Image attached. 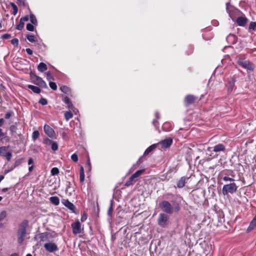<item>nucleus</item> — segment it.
Returning a JSON list of instances; mask_svg holds the SVG:
<instances>
[{
	"instance_id": "nucleus-43",
	"label": "nucleus",
	"mask_w": 256,
	"mask_h": 256,
	"mask_svg": "<svg viewBox=\"0 0 256 256\" xmlns=\"http://www.w3.org/2000/svg\"><path fill=\"white\" fill-rule=\"evenodd\" d=\"M11 44L15 46H18V38H14L11 40Z\"/></svg>"
},
{
	"instance_id": "nucleus-61",
	"label": "nucleus",
	"mask_w": 256,
	"mask_h": 256,
	"mask_svg": "<svg viewBox=\"0 0 256 256\" xmlns=\"http://www.w3.org/2000/svg\"><path fill=\"white\" fill-rule=\"evenodd\" d=\"M33 168H34V166H30L28 168V171H29L30 172H31Z\"/></svg>"
},
{
	"instance_id": "nucleus-28",
	"label": "nucleus",
	"mask_w": 256,
	"mask_h": 256,
	"mask_svg": "<svg viewBox=\"0 0 256 256\" xmlns=\"http://www.w3.org/2000/svg\"><path fill=\"white\" fill-rule=\"evenodd\" d=\"M7 216V212L6 210H2L0 212V222L3 220Z\"/></svg>"
},
{
	"instance_id": "nucleus-3",
	"label": "nucleus",
	"mask_w": 256,
	"mask_h": 256,
	"mask_svg": "<svg viewBox=\"0 0 256 256\" xmlns=\"http://www.w3.org/2000/svg\"><path fill=\"white\" fill-rule=\"evenodd\" d=\"M237 63L239 66L248 70L252 72L255 68V66L252 62L244 58H238L237 60Z\"/></svg>"
},
{
	"instance_id": "nucleus-5",
	"label": "nucleus",
	"mask_w": 256,
	"mask_h": 256,
	"mask_svg": "<svg viewBox=\"0 0 256 256\" xmlns=\"http://www.w3.org/2000/svg\"><path fill=\"white\" fill-rule=\"evenodd\" d=\"M30 76L33 80V83L39 86L42 88H48L46 82L40 77L32 73L30 74Z\"/></svg>"
},
{
	"instance_id": "nucleus-21",
	"label": "nucleus",
	"mask_w": 256,
	"mask_h": 256,
	"mask_svg": "<svg viewBox=\"0 0 256 256\" xmlns=\"http://www.w3.org/2000/svg\"><path fill=\"white\" fill-rule=\"evenodd\" d=\"M85 178V176L84 173V169L82 166L80 167V180L81 183H83L84 182Z\"/></svg>"
},
{
	"instance_id": "nucleus-60",
	"label": "nucleus",
	"mask_w": 256,
	"mask_h": 256,
	"mask_svg": "<svg viewBox=\"0 0 256 256\" xmlns=\"http://www.w3.org/2000/svg\"><path fill=\"white\" fill-rule=\"evenodd\" d=\"M4 136V134L2 132V130L0 128V138Z\"/></svg>"
},
{
	"instance_id": "nucleus-63",
	"label": "nucleus",
	"mask_w": 256,
	"mask_h": 256,
	"mask_svg": "<svg viewBox=\"0 0 256 256\" xmlns=\"http://www.w3.org/2000/svg\"><path fill=\"white\" fill-rule=\"evenodd\" d=\"M10 256H18V254L17 253L12 254Z\"/></svg>"
},
{
	"instance_id": "nucleus-37",
	"label": "nucleus",
	"mask_w": 256,
	"mask_h": 256,
	"mask_svg": "<svg viewBox=\"0 0 256 256\" xmlns=\"http://www.w3.org/2000/svg\"><path fill=\"white\" fill-rule=\"evenodd\" d=\"M24 23L22 21H21V20H20L19 24H18L16 26V28L18 30H20L24 28Z\"/></svg>"
},
{
	"instance_id": "nucleus-26",
	"label": "nucleus",
	"mask_w": 256,
	"mask_h": 256,
	"mask_svg": "<svg viewBox=\"0 0 256 256\" xmlns=\"http://www.w3.org/2000/svg\"><path fill=\"white\" fill-rule=\"evenodd\" d=\"M73 116L72 114L70 112H66L64 113L65 119L66 121H68Z\"/></svg>"
},
{
	"instance_id": "nucleus-44",
	"label": "nucleus",
	"mask_w": 256,
	"mask_h": 256,
	"mask_svg": "<svg viewBox=\"0 0 256 256\" xmlns=\"http://www.w3.org/2000/svg\"><path fill=\"white\" fill-rule=\"evenodd\" d=\"M71 159L74 162L78 161V156L76 154H74L71 156Z\"/></svg>"
},
{
	"instance_id": "nucleus-13",
	"label": "nucleus",
	"mask_w": 256,
	"mask_h": 256,
	"mask_svg": "<svg viewBox=\"0 0 256 256\" xmlns=\"http://www.w3.org/2000/svg\"><path fill=\"white\" fill-rule=\"evenodd\" d=\"M197 98L193 95L188 94L185 98V102L188 104H190L194 102Z\"/></svg>"
},
{
	"instance_id": "nucleus-30",
	"label": "nucleus",
	"mask_w": 256,
	"mask_h": 256,
	"mask_svg": "<svg viewBox=\"0 0 256 256\" xmlns=\"http://www.w3.org/2000/svg\"><path fill=\"white\" fill-rule=\"evenodd\" d=\"M60 90L65 94H68L70 91L69 88L66 86H61L60 87Z\"/></svg>"
},
{
	"instance_id": "nucleus-47",
	"label": "nucleus",
	"mask_w": 256,
	"mask_h": 256,
	"mask_svg": "<svg viewBox=\"0 0 256 256\" xmlns=\"http://www.w3.org/2000/svg\"><path fill=\"white\" fill-rule=\"evenodd\" d=\"M222 179L224 180L226 182H233V181H234V179H233L232 178L228 177V176H224Z\"/></svg>"
},
{
	"instance_id": "nucleus-22",
	"label": "nucleus",
	"mask_w": 256,
	"mask_h": 256,
	"mask_svg": "<svg viewBox=\"0 0 256 256\" xmlns=\"http://www.w3.org/2000/svg\"><path fill=\"white\" fill-rule=\"evenodd\" d=\"M50 200V202L55 206H58L60 204L59 198L56 196H52Z\"/></svg>"
},
{
	"instance_id": "nucleus-39",
	"label": "nucleus",
	"mask_w": 256,
	"mask_h": 256,
	"mask_svg": "<svg viewBox=\"0 0 256 256\" xmlns=\"http://www.w3.org/2000/svg\"><path fill=\"white\" fill-rule=\"evenodd\" d=\"M26 30L30 32H33L34 30V26L33 24H28L26 26Z\"/></svg>"
},
{
	"instance_id": "nucleus-33",
	"label": "nucleus",
	"mask_w": 256,
	"mask_h": 256,
	"mask_svg": "<svg viewBox=\"0 0 256 256\" xmlns=\"http://www.w3.org/2000/svg\"><path fill=\"white\" fill-rule=\"evenodd\" d=\"M144 170H138L136 171L134 174H132V176L135 178H136L138 177L139 176H140L141 174H142L144 173Z\"/></svg>"
},
{
	"instance_id": "nucleus-56",
	"label": "nucleus",
	"mask_w": 256,
	"mask_h": 256,
	"mask_svg": "<svg viewBox=\"0 0 256 256\" xmlns=\"http://www.w3.org/2000/svg\"><path fill=\"white\" fill-rule=\"evenodd\" d=\"M34 163V160L32 158H30L28 160V164L30 165Z\"/></svg>"
},
{
	"instance_id": "nucleus-19",
	"label": "nucleus",
	"mask_w": 256,
	"mask_h": 256,
	"mask_svg": "<svg viewBox=\"0 0 256 256\" xmlns=\"http://www.w3.org/2000/svg\"><path fill=\"white\" fill-rule=\"evenodd\" d=\"M48 69L46 65L44 62H40L38 66V70L40 72H44Z\"/></svg>"
},
{
	"instance_id": "nucleus-45",
	"label": "nucleus",
	"mask_w": 256,
	"mask_h": 256,
	"mask_svg": "<svg viewBox=\"0 0 256 256\" xmlns=\"http://www.w3.org/2000/svg\"><path fill=\"white\" fill-rule=\"evenodd\" d=\"M22 163V160H17L14 164L13 168H16V166H20Z\"/></svg>"
},
{
	"instance_id": "nucleus-7",
	"label": "nucleus",
	"mask_w": 256,
	"mask_h": 256,
	"mask_svg": "<svg viewBox=\"0 0 256 256\" xmlns=\"http://www.w3.org/2000/svg\"><path fill=\"white\" fill-rule=\"evenodd\" d=\"M72 232L74 234L76 235L82 233L84 232V228L82 227L80 222L77 220L71 224Z\"/></svg>"
},
{
	"instance_id": "nucleus-36",
	"label": "nucleus",
	"mask_w": 256,
	"mask_h": 256,
	"mask_svg": "<svg viewBox=\"0 0 256 256\" xmlns=\"http://www.w3.org/2000/svg\"><path fill=\"white\" fill-rule=\"evenodd\" d=\"M52 146V150L53 151H56L58 150V144L56 142H54L52 144H51Z\"/></svg>"
},
{
	"instance_id": "nucleus-18",
	"label": "nucleus",
	"mask_w": 256,
	"mask_h": 256,
	"mask_svg": "<svg viewBox=\"0 0 256 256\" xmlns=\"http://www.w3.org/2000/svg\"><path fill=\"white\" fill-rule=\"evenodd\" d=\"M157 144H153L148 148L144 153V156H146L156 148Z\"/></svg>"
},
{
	"instance_id": "nucleus-17",
	"label": "nucleus",
	"mask_w": 256,
	"mask_h": 256,
	"mask_svg": "<svg viewBox=\"0 0 256 256\" xmlns=\"http://www.w3.org/2000/svg\"><path fill=\"white\" fill-rule=\"evenodd\" d=\"M27 86L29 89L31 90L34 93L39 94L41 92L40 88L38 86L31 84H28Z\"/></svg>"
},
{
	"instance_id": "nucleus-2",
	"label": "nucleus",
	"mask_w": 256,
	"mask_h": 256,
	"mask_svg": "<svg viewBox=\"0 0 256 256\" xmlns=\"http://www.w3.org/2000/svg\"><path fill=\"white\" fill-rule=\"evenodd\" d=\"M159 206L162 212L168 214H172L174 211L178 212L180 210L178 206L174 208L167 200H162L160 203Z\"/></svg>"
},
{
	"instance_id": "nucleus-16",
	"label": "nucleus",
	"mask_w": 256,
	"mask_h": 256,
	"mask_svg": "<svg viewBox=\"0 0 256 256\" xmlns=\"http://www.w3.org/2000/svg\"><path fill=\"white\" fill-rule=\"evenodd\" d=\"M186 180L185 176L182 177L177 182L176 187L180 188H182L185 185Z\"/></svg>"
},
{
	"instance_id": "nucleus-24",
	"label": "nucleus",
	"mask_w": 256,
	"mask_h": 256,
	"mask_svg": "<svg viewBox=\"0 0 256 256\" xmlns=\"http://www.w3.org/2000/svg\"><path fill=\"white\" fill-rule=\"evenodd\" d=\"M63 101L68 104V108H70L72 106V104L70 102V99L68 96H65L64 99Z\"/></svg>"
},
{
	"instance_id": "nucleus-14",
	"label": "nucleus",
	"mask_w": 256,
	"mask_h": 256,
	"mask_svg": "<svg viewBox=\"0 0 256 256\" xmlns=\"http://www.w3.org/2000/svg\"><path fill=\"white\" fill-rule=\"evenodd\" d=\"M50 234L48 232H44L38 235V238L41 242H44L48 240Z\"/></svg>"
},
{
	"instance_id": "nucleus-48",
	"label": "nucleus",
	"mask_w": 256,
	"mask_h": 256,
	"mask_svg": "<svg viewBox=\"0 0 256 256\" xmlns=\"http://www.w3.org/2000/svg\"><path fill=\"white\" fill-rule=\"evenodd\" d=\"M29 20V18H28V16H26L24 17H22L20 20H21V21H22L24 23L25 22H27Z\"/></svg>"
},
{
	"instance_id": "nucleus-53",
	"label": "nucleus",
	"mask_w": 256,
	"mask_h": 256,
	"mask_svg": "<svg viewBox=\"0 0 256 256\" xmlns=\"http://www.w3.org/2000/svg\"><path fill=\"white\" fill-rule=\"evenodd\" d=\"M152 124L156 127H157V126L158 124V121L157 119H154L152 122Z\"/></svg>"
},
{
	"instance_id": "nucleus-58",
	"label": "nucleus",
	"mask_w": 256,
	"mask_h": 256,
	"mask_svg": "<svg viewBox=\"0 0 256 256\" xmlns=\"http://www.w3.org/2000/svg\"><path fill=\"white\" fill-rule=\"evenodd\" d=\"M155 116H156V118L157 119V120L160 118V114H159L158 112H156V113H155Z\"/></svg>"
},
{
	"instance_id": "nucleus-42",
	"label": "nucleus",
	"mask_w": 256,
	"mask_h": 256,
	"mask_svg": "<svg viewBox=\"0 0 256 256\" xmlns=\"http://www.w3.org/2000/svg\"><path fill=\"white\" fill-rule=\"evenodd\" d=\"M12 156V152H8L6 154V155L4 156L6 157L8 161H10L11 160Z\"/></svg>"
},
{
	"instance_id": "nucleus-11",
	"label": "nucleus",
	"mask_w": 256,
	"mask_h": 256,
	"mask_svg": "<svg viewBox=\"0 0 256 256\" xmlns=\"http://www.w3.org/2000/svg\"><path fill=\"white\" fill-rule=\"evenodd\" d=\"M172 143V140L171 138H168L162 140L160 142V144L162 148H168Z\"/></svg>"
},
{
	"instance_id": "nucleus-51",
	"label": "nucleus",
	"mask_w": 256,
	"mask_h": 256,
	"mask_svg": "<svg viewBox=\"0 0 256 256\" xmlns=\"http://www.w3.org/2000/svg\"><path fill=\"white\" fill-rule=\"evenodd\" d=\"M11 35L10 34H6L2 36L1 38L2 39H8L10 38Z\"/></svg>"
},
{
	"instance_id": "nucleus-25",
	"label": "nucleus",
	"mask_w": 256,
	"mask_h": 256,
	"mask_svg": "<svg viewBox=\"0 0 256 256\" xmlns=\"http://www.w3.org/2000/svg\"><path fill=\"white\" fill-rule=\"evenodd\" d=\"M10 4L12 6V10H13L12 14L14 16L16 15L18 12V8L17 6L14 2H10Z\"/></svg>"
},
{
	"instance_id": "nucleus-32",
	"label": "nucleus",
	"mask_w": 256,
	"mask_h": 256,
	"mask_svg": "<svg viewBox=\"0 0 256 256\" xmlns=\"http://www.w3.org/2000/svg\"><path fill=\"white\" fill-rule=\"evenodd\" d=\"M112 202H113V201H112V200L110 205V206L108 209V215L110 217L112 216V212L113 211Z\"/></svg>"
},
{
	"instance_id": "nucleus-49",
	"label": "nucleus",
	"mask_w": 256,
	"mask_h": 256,
	"mask_svg": "<svg viewBox=\"0 0 256 256\" xmlns=\"http://www.w3.org/2000/svg\"><path fill=\"white\" fill-rule=\"evenodd\" d=\"M46 79L48 80H53V78H52V74H51V73L50 72H48L46 73Z\"/></svg>"
},
{
	"instance_id": "nucleus-52",
	"label": "nucleus",
	"mask_w": 256,
	"mask_h": 256,
	"mask_svg": "<svg viewBox=\"0 0 256 256\" xmlns=\"http://www.w3.org/2000/svg\"><path fill=\"white\" fill-rule=\"evenodd\" d=\"M86 218H87L86 214H84L81 216L80 220L82 222H84L86 220Z\"/></svg>"
},
{
	"instance_id": "nucleus-57",
	"label": "nucleus",
	"mask_w": 256,
	"mask_h": 256,
	"mask_svg": "<svg viewBox=\"0 0 256 256\" xmlns=\"http://www.w3.org/2000/svg\"><path fill=\"white\" fill-rule=\"evenodd\" d=\"M15 130H16V126H14L12 125L10 126V130L12 132H14Z\"/></svg>"
},
{
	"instance_id": "nucleus-31",
	"label": "nucleus",
	"mask_w": 256,
	"mask_h": 256,
	"mask_svg": "<svg viewBox=\"0 0 256 256\" xmlns=\"http://www.w3.org/2000/svg\"><path fill=\"white\" fill-rule=\"evenodd\" d=\"M40 133L38 130H35L32 132V138L34 140H36L39 136Z\"/></svg>"
},
{
	"instance_id": "nucleus-50",
	"label": "nucleus",
	"mask_w": 256,
	"mask_h": 256,
	"mask_svg": "<svg viewBox=\"0 0 256 256\" xmlns=\"http://www.w3.org/2000/svg\"><path fill=\"white\" fill-rule=\"evenodd\" d=\"M12 114H13V112H8L5 114L4 118L6 119H8L12 116Z\"/></svg>"
},
{
	"instance_id": "nucleus-10",
	"label": "nucleus",
	"mask_w": 256,
	"mask_h": 256,
	"mask_svg": "<svg viewBox=\"0 0 256 256\" xmlns=\"http://www.w3.org/2000/svg\"><path fill=\"white\" fill-rule=\"evenodd\" d=\"M62 204L72 212H75L76 206L72 202H70L68 200H62Z\"/></svg>"
},
{
	"instance_id": "nucleus-9",
	"label": "nucleus",
	"mask_w": 256,
	"mask_h": 256,
	"mask_svg": "<svg viewBox=\"0 0 256 256\" xmlns=\"http://www.w3.org/2000/svg\"><path fill=\"white\" fill-rule=\"evenodd\" d=\"M44 132L51 138H56V133L54 130L48 125L45 124L44 126Z\"/></svg>"
},
{
	"instance_id": "nucleus-35",
	"label": "nucleus",
	"mask_w": 256,
	"mask_h": 256,
	"mask_svg": "<svg viewBox=\"0 0 256 256\" xmlns=\"http://www.w3.org/2000/svg\"><path fill=\"white\" fill-rule=\"evenodd\" d=\"M26 38L30 42H35V37L33 35L28 34L26 35Z\"/></svg>"
},
{
	"instance_id": "nucleus-64",
	"label": "nucleus",
	"mask_w": 256,
	"mask_h": 256,
	"mask_svg": "<svg viewBox=\"0 0 256 256\" xmlns=\"http://www.w3.org/2000/svg\"><path fill=\"white\" fill-rule=\"evenodd\" d=\"M2 190L4 192H7L8 190V188H4L2 189Z\"/></svg>"
},
{
	"instance_id": "nucleus-34",
	"label": "nucleus",
	"mask_w": 256,
	"mask_h": 256,
	"mask_svg": "<svg viewBox=\"0 0 256 256\" xmlns=\"http://www.w3.org/2000/svg\"><path fill=\"white\" fill-rule=\"evenodd\" d=\"M49 86L52 90H57V85L56 82H50Z\"/></svg>"
},
{
	"instance_id": "nucleus-59",
	"label": "nucleus",
	"mask_w": 256,
	"mask_h": 256,
	"mask_svg": "<svg viewBox=\"0 0 256 256\" xmlns=\"http://www.w3.org/2000/svg\"><path fill=\"white\" fill-rule=\"evenodd\" d=\"M68 185L67 186H66V192H68V189H70V185H71V184H70V182H68Z\"/></svg>"
},
{
	"instance_id": "nucleus-41",
	"label": "nucleus",
	"mask_w": 256,
	"mask_h": 256,
	"mask_svg": "<svg viewBox=\"0 0 256 256\" xmlns=\"http://www.w3.org/2000/svg\"><path fill=\"white\" fill-rule=\"evenodd\" d=\"M38 102L40 104H41L42 106H45L48 104V101H47L46 99L44 98H41L39 100Z\"/></svg>"
},
{
	"instance_id": "nucleus-23",
	"label": "nucleus",
	"mask_w": 256,
	"mask_h": 256,
	"mask_svg": "<svg viewBox=\"0 0 256 256\" xmlns=\"http://www.w3.org/2000/svg\"><path fill=\"white\" fill-rule=\"evenodd\" d=\"M30 20L32 24L34 25L38 24L37 20L35 16L33 14H30Z\"/></svg>"
},
{
	"instance_id": "nucleus-8",
	"label": "nucleus",
	"mask_w": 256,
	"mask_h": 256,
	"mask_svg": "<svg viewBox=\"0 0 256 256\" xmlns=\"http://www.w3.org/2000/svg\"><path fill=\"white\" fill-rule=\"evenodd\" d=\"M44 246L45 250L48 252H54L58 250L57 244L52 242L46 243Z\"/></svg>"
},
{
	"instance_id": "nucleus-1",
	"label": "nucleus",
	"mask_w": 256,
	"mask_h": 256,
	"mask_svg": "<svg viewBox=\"0 0 256 256\" xmlns=\"http://www.w3.org/2000/svg\"><path fill=\"white\" fill-rule=\"evenodd\" d=\"M28 226V221L26 220H24L21 222L18 226L17 232L18 242L19 244H22L24 240L26 234V228Z\"/></svg>"
},
{
	"instance_id": "nucleus-62",
	"label": "nucleus",
	"mask_w": 256,
	"mask_h": 256,
	"mask_svg": "<svg viewBox=\"0 0 256 256\" xmlns=\"http://www.w3.org/2000/svg\"><path fill=\"white\" fill-rule=\"evenodd\" d=\"M4 123V120L2 118H0V127L2 126Z\"/></svg>"
},
{
	"instance_id": "nucleus-54",
	"label": "nucleus",
	"mask_w": 256,
	"mask_h": 256,
	"mask_svg": "<svg viewBox=\"0 0 256 256\" xmlns=\"http://www.w3.org/2000/svg\"><path fill=\"white\" fill-rule=\"evenodd\" d=\"M26 51L28 53V54L30 55L32 54L33 52L31 49H30L29 48H26Z\"/></svg>"
},
{
	"instance_id": "nucleus-40",
	"label": "nucleus",
	"mask_w": 256,
	"mask_h": 256,
	"mask_svg": "<svg viewBox=\"0 0 256 256\" xmlns=\"http://www.w3.org/2000/svg\"><path fill=\"white\" fill-rule=\"evenodd\" d=\"M249 28L253 30H256V22H251L250 24Z\"/></svg>"
},
{
	"instance_id": "nucleus-29",
	"label": "nucleus",
	"mask_w": 256,
	"mask_h": 256,
	"mask_svg": "<svg viewBox=\"0 0 256 256\" xmlns=\"http://www.w3.org/2000/svg\"><path fill=\"white\" fill-rule=\"evenodd\" d=\"M51 175L52 176H56L59 173V170L57 168H52L50 170Z\"/></svg>"
},
{
	"instance_id": "nucleus-6",
	"label": "nucleus",
	"mask_w": 256,
	"mask_h": 256,
	"mask_svg": "<svg viewBox=\"0 0 256 256\" xmlns=\"http://www.w3.org/2000/svg\"><path fill=\"white\" fill-rule=\"evenodd\" d=\"M169 216L164 213H160L158 218V224L161 227L164 228L168 224Z\"/></svg>"
},
{
	"instance_id": "nucleus-38",
	"label": "nucleus",
	"mask_w": 256,
	"mask_h": 256,
	"mask_svg": "<svg viewBox=\"0 0 256 256\" xmlns=\"http://www.w3.org/2000/svg\"><path fill=\"white\" fill-rule=\"evenodd\" d=\"M234 82L233 80H232V82H230L228 84L227 86H228V92H232V88H233V87L234 86Z\"/></svg>"
},
{
	"instance_id": "nucleus-12",
	"label": "nucleus",
	"mask_w": 256,
	"mask_h": 256,
	"mask_svg": "<svg viewBox=\"0 0 256 256\" xmlns=\"http://www.w3.org/2000/svg\"><path fill=\"white\" fill-rule=\"evenodd\" d=\"M226 150V146L222 144H218L215 145L213 147L212 151L216 152H224Z\"/></svg>"
},
{
	"instance_id": "nucleus-15",
	"label": "nucleus",
	"mask_w": 256,
	"mask_h": 256,
	"mask_svg": "<svg viewBox=\"0 0 256 256\" xmlns=\"http://www.w3.org/2000/svg\"><path fill=\"white\" fill-rule=\"evenodd\" d=\"M247 22V18L243 16H239L236 19V22L240 26H244Z\"/></svg>"
},
{
	"instance_id": "nucleus-27",
	"label": "nucleus",
	"mask_w": 256,
	"mask_h": 256,
	"mask_svg": "<svg viewBox=\"0 0 256 256\" xmlns=\"http://www.w3.org/2000/svg\"><path fill=\"white\" fill-rule=\"evenodd\" d=\"M6 151V146H1L0 147V156H5L7 152Z\"/></svg>"
},
{
	"instance_id": "nucleus-46",
	"label": "nucleus",
	"mask_w": 256,
	"mask_h": 256,
	"mask_svg": "<svg viewBox=\"0 0 256 256\" xmlns=\"http://www.w3.org/2000/svg\"><path fill=\"white\" fill-rule=\"evenodd\" d=\"M53 142L54 141L48 138H46L44 140V143L47 145L52 144Z\"/></svg>"
},
{
	"instance_id": "nucleus-55",
	"label": "nucleus",
	"mask_w": 256,
	"mask_h": 256,
	"mask_svg": "<svg viewBox=\"0 0 256 256\" xmlns=\"http://www.w3.org/2000/svg\"><path fill=\"white\" fill-rule=\"evenodd\" d=\"M14 168H13V166H12L10 168L5 170V174H7V173L12 171Z\"/></svg>"
},
{
	"instance_id": "nucleus-20",
	"label": "nucleus",
	"mask_w": 256,
	"mask_h": 256,
	"mask_svg": "<svg viewBox=\"0 0 256 256\" xmlns=\"http://www.w3.org/2000/svg\"><path fill=\"white\" fill-rule=\"evenodd\" d=\"M136 178L133 176L132 175L128 180L124 184V186H132L134 184V183L136 182V180H134Z\"/></svg>"
},
{
	"instance_id": "nucleus-4",
	"label": "nucleus",
	"mask_w": 256,
	"mask_h": 256,
	"mask_svg": "<svg viewBox=\"0 0 256 256\" xmlns=\"http://www.w3.org/2000/svg\"><path fill=\"white\" fill-rule=\"evenodd\" d=\"M238 186L234 182L224 184L222 189V193L224 196L228 194H233L237 190Z\"/></svg>"
}]
</instances>
